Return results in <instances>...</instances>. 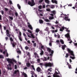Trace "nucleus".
<instances>
[{"label": "nucleus", "instance_id": "f257e3e1", "mask_svg": "<svg viewBox=\"0 0 77 77\" xmlns=\"http://www.w3.org/2000/svg\"><path fill=\"white\" fill-rule=\"evenodd\" d=\"M7 60L8 61V63H9L8 65L10 68L11 67V64H12V65H14V62H15V63H17L16 60L14 59H12L9 58H8ZM12 61H13V62H12Z\"/></svg>", "mask_w": 77, "mask_h": 77}, {"label": "nucleus", "instance_id": "f03ea898", "mask_svg": "<svg viewBox=\"0 0 77 77\" xmlns=\"http://www.w3.org/2000/svg\"><path fill=\"white\" fill-rule=\"evenodd\" d=\"M6 32L7 36L10 38V39L11 42V43H12V42L14 41V40H13L12 37H11V35L9 34V30L8 29H7L6 30Z\"/></svg>", "mask_w": 77, "mask_h": 77}, {"label": "nucleus", "instance_id": "7ed1b4c3", "mask_svg": "<svg viewBox=\"0 0 77 77\" xmlns=\"http://www.w3.org/2000/svg\"><path fill=\"white\" fill-rule=\"evenodd\" d=\"M47 51H48V53H51V54H50V56H53V54L54 53V51L53 50H51V49L49 48H47Z\"/></svg>", "mask_w": 77, "mask_h": 77}, {"label": "nucleus", "instance_id": "20e7f679", "mask_svg": "<svg viewBox=\"0 0 77 77\" xmlns=\"http://www.w3.org/2000/svg\"><path fill=\"white\" fill-rule=\"evenodd\" d=\"M28 4L29 5H30L31 6H34V5H35L34 0H32L31 2H30V1H28Z\"/></svg>", "mask_w": 77, "mask_h": 77}, {"label": "nucleus", "instance_id": "39448f33", "mask_svg": "<svg viewBox=\"0 0 77 77\" xmlns=\"http://www.w3.org/2000/svg\"><path fill=\"white\" fill-rule=\"evenodd\" d=\"M46 67H48L49 66V67H51L52 65H53V64L51 63H45L44 65Z\"/></svg>", "mask_w": 77, "mask_h": 77}, {"label": "nucleus", "instance_id": "423d86ee", "mask_svg": "<svg viewBox=\"0 0 77 77\" xmlns=\"http://www.w3.org/2000/svg\"><path fill=\"white\" fill-rule=\"evenodd\" d=\"M67 51L68 52V53L70 54L71 56H74V52L73 51L71 50V49L69 48H67Z\"/></svg>", "mask_w": 77, "mask_h": 77}, {"label": "nucleus", "instance_id": "0eeeda50", "mask_svg": "<svg viewBox=\"0 0 77 77\" xmlns=\"http://www.w3.org/2000/svg\"><path fill=\"white\" fill-rule=\"evenodd\" d=\"M55 23L57 24H58V25H55V26L57 28H60V27H59V26H61V24H60V23H59V22H58L57 20H56V22H55Z\"/></svg>", "mask_w": 77, "mask_h": 77}, {"label": "nucleus", "instance_id": "6e6552de", "mask_svg": "<svg viewBox=\"0 0 77 77\" xmlns=\"http://www.w3.org/2000/svg\"><path fill=\"white\" fill-rule=\"evenodd\" d=\"M65 37L66 38H67L68 39V41H70L71 39L70 38V35H69V33H67L65 35Z\"/></svg>", "mask_w": 77, "mask_h": 77}, {"label": "nucleus", "instance_id": "1a4fd4ad", "mask_svg": "<svg viewBox=\"0 0 77 77\" xmlns=\"http://www.w3.org/2000/svg\"><path fill=\"white\" fill-rule=\"evenodd\" d=\"M8 14L10 15H12L13 16L14 15V14H13V12L11 10H10L8 12Z\"/></svg>", "mask_w": 77, "mask_h": 77}, {"label": "nucleus", "instance_id": "9d476101", "mask_svg": "<svg viewBox=\"0 0 77 77\" xmlns=\"http://www.w3.org/2000/svg\"><path fill=\"white\" fill-rule=\"evenodd\" d=\"M66 29V27H65L63 26H62V28H61L60 29V32H63V30H64V29Z\"/></svg>", "mask_w": 77, "mask_h": 77}, {"label": "nucleus", "instance_id": "9b49d317", "mask_svg": "<svg viewBox=\"0 0 77 77\" xmlns=\"http://www.w3.org/2000/svg\"><path fill=\"white\" fill-rule=\"evenodd\" d=\"M36 70L37 72H41V68H40L39 67H37Z\"/></svg>", "mask_w": 77, "mask_h": 77}, {"label": "nucleus", "instance_id": "f8f14e48", "mask_svg": "<svg viewBox=\"0 0 77 77\" xmlns=\"http://www.w3.org/2000/svg\"><path fill=\"white\" fill-rule=\"evenodd\" d=\"M34 54L35 56V58H36V57H39L38 54L36 53V52L34 53Z\"/></svg>", "mask_w": 77, "mask_h": 77}, {"label": "nucleus", "instance_id": "ddd939ff", "mask_svg": "<svg viewBox=\"0 0 77 77\" xmlns=\"http://www.w3.org/2000/svg\"><path fill=\"white\" fill-rule=\"evenodd\" d=\"M26 66L27 67H30L31 66V64L29 62L28 63H26Z\"/></svg>", "mask_w": 77, "mask_h": 77}, {"label": "nucleus", "instance_id": "4468645a", "mask_svg": "<svg viewBox=\"0 0 77 77\" xmlns=\"http://www.w3.org/2000/svg\"><path fill=\"white\" fill-rule=\"evenodd\" d=\"M64 20H66V21H70V19H68V17H65Z\"/></svg>", "mask_w": 77, "mask_h": 77}, {"label": "nucleus", "instance_id": "2eb2a0df", "mask_svg": "<svg viewBox=\"0 0 77 77\" xmlns=\"http://www.w3.org/2000/svg\"><path fill=\"white\" fill-rule=\"evenodd\" d=\"M51 2L53 3H55L56 4H57V2L56 0H51Z\"/></svg>", "mask_w": 77, "mask_h": 77}, {"label": "nucleus", "instance_id": "dca6fc26", "mask_svg": "<svg viewBox=\"0 0 77 77\" xmlns=\"http://www.w3.org/2000/svg\"><path fill=\"white\" fill-rule=\"evenodd\" d=\"M19 72V70H15L14 72H13V75H15V74H17V72Z\"/></svg>", "mask_w": 77, "mask_h": 77}, {"label": "nucleus", "instance_id": "f3484780", "mask_svg": "<svg viewBox=\"0 0 77 77\" xmlns=\"http://www.w3.org/2000/svg\"><path fill=\"white\" fill-rule=\"evenodd\" d=\"M66 46L65 45H63L62 46V49L63 50H65V48L66 47Z\"/></svg>", "mask_w": 77, "mask_h": 77}, {"label": "nucleus", "instance_id": "a211bd4d", "mask_svg": "<svg viewBox=\"0 0 77 77\" xmlns=\"http://www.w3.org/2000/svg\"><path fill=\"white\" fill-rule=\"evenodd\" d=\"M28 27L30 28V29H31V30H33V28H32V25H29Z\"/></svg>", "mask_w": 77, "mask_h": 77}, {"label": "nucleus", "instance_id": "6ab92c4d", "mask_svg": "<svg viewBox=\"0 0 77 77\" xmlns=\"http://www.w3.org/2000/svg\"><path fill=\"white\" fill-rule=\"evenodd\" d=\"M11 43V44H12L13 47H15L16 45V43L14 42L12 43V42Z\"/></svg>", "mask_w": 77, "mask_h": 77}, {"label": "nucleus", "instance_id": "aec40b11", "mask_svg": "<svg viewBox=\"0 0 77 77\" xmlns=\"http://www.w3.org/2000/svg\"><path fill=\"white\" fill-rule=\"evenodd\" d=\"M53 77H60V76L59 75H57L55 74V73H54L53 75Z\"/></svg>", "mask_w": 77, "mask_h": 77}, {"label": "nucleus", "instance_id": "412c9836", "mask_svg": "<svg viewBox=\"0 0 77 77\" xmlns=\"http://www.w3.org/2000/svg\"><path fill=\"white\" fill-rule=\"evenodd\" d=\"M67 65L68 66V67L70 69L71 68V65L69 64V63H68V62H67Z\"/></svg>", "mask_w": 77, "mask_h": 77}, {"label": "nucleus", "instance_id": "4be33fe9", "mask_svg": "<svg viewBox=\"0 0 77 77\" xmlns=\"http://www.w3.org/2000/svg\"><path fill=\"white\" fill-rule=\"evenodd\" d=\"M39 23L40 24H42L43 23H44V21H43L42 20H39Z\"/></svg>", "mask_w": 77, "mask_h": 77}, {"label": "nucleus", "instance_id": "5701e85b", "mask_svg": "<svg viewBox=\"0 0 77 77\" xmlns=\"http://www.w3.org/2000/svg\"><path fill=\"white\" fill-rule=\"evenodd\" d=\"M45 1L47 4H50V1L49 0H45Z\"/></svg>", "mask_w": 77, "mask_h": 77}, {"label": "nucleus", "instance_id": "b1692460", "mask_svg": "<svg viewBox=\"0 0 77 77\" xmlns=\"http://www.w3.org/2000/svg\"><path fill=\"white\" fill-rule=\"evenodd\" d=\"M60 42L62 44H64V42L63 41V40L62 39H60Z\"/></svg>", "mask_w": 77, "mask_h": 77}, {"label": "nucleus", "instance_id": "393cba45", "mask_svg": "<svg viewBox=\"0 0 77 77\" xmlns=\"http://www.w3.org/2000/svg\"><path fill=\"white\" fill-rule=\"evenodd\" d=\"M26 34H27V35L28 37H29V38H32V37L31 36H30V34L29 33L27 32Z\"/></svg>", "mask_w": 77, "mask_h": 77}, {"label": "nucleus", "instance_id": "a878e982", "mask_svg": "<svg viewBox=\"0 0 77 77\" xmlns=\"http://www.w3.org/2000/svg\"><path fill=\"white\" fill-rule=\"evenodd\" d=\"M35 32L36 33H38L39 32V29L38 28H37L36 29Z\"/></svg>", "mask_w": 77, "mask_h": 77}, {"label": "nucleus", "instance_id": "bb28decb", "mask_svg": "<svg viewBox=\"0 0 77 77\" xmlns=\"http://www.w3.org/2000/svg\"><path fill=\"white\" fill-rule=\"evenodd\" d=\"M23 36H24L25 37V39L26 41H27V39L26 38V34H25V33H23Z\"/></svg>", "mask_w": 77, "mask_h": 77}, {"label": "nucleus", "instance_id": "cd10ccee", "mask_svg": "<svg viewBox=\"0 0 77 77\" xmlns=\"http://www.w3.org/2000/svg\"><path fill=\"white\" fill-rule=\"evenodd\" d=\"M44 20L45 21H46V22H50V20H49L48 19H45Z\"/></svg>", "mask_w": 77, "mask_h": 77}, {"label": "nucleus", "instance_id": "c85d7f7f", "mask_svg": "<svg viewBox=\"0 0 77 77\" xmlns=\"http://www.w3.org/2000/svg\"><path fill=\"white\" fill-rule=\"evenodd\" d=\"M54 18V17H49V19L50 20H53Z\"/></svg>", "mask_w": 77, "mask_h": 77}, {"label": "nucleus", "instance_id": "c756f323", "mask_svg": "<svg viewBox=\"0 0 77 77\" xmlns=\"http://www.w3.org/2000/svg\"><path fill=\"white\" fill-rule=\"evenodd\" d=\"M18 37L20 41H22V38H21V36H18Z\"/></svg>", "mask_w": 77, "mask_h": 77}, {"label": "nucleus", "instance_id": "7c9ffc66", "mask_svg": "<svg viewBox=\"0 0 77 77\" xmlns=\"http://www.w3.org/2000/svg\"><path fill=\"white\" fill-rule=\"evenodd\" d=\"M51 13H53V14L55 15V14H56V11H51Z\"/></svg>", "mask_w": 77, "mask_h": 77}, {"label": "nucleus", "instance_id": "2f4dec72", "mask_svg": "<svg viewBox=\"0 0 77 77\" xmlns=\"http://www.w3.org/2000/svg\"><path fill=\"white\" fill-rule=\"evenodd\" d=\"M30 35L32 38H35V36H34V35H33V34L32 33L31 34H30Z\"/></svg>", "mask_w": 77, "mask_h": 77}, {"label": "nucleus", "instance_id": "473e14b6", "mask_svg": "<svg viewBox=\"0 0 77 77\" xmlns=\"http://www.w3.org/2000/svg\"><path fill=\"white\" fill-rule=\"evenodd\" d=\"M17 7L19 9H21V6H20V5H19V4H18L17 5Z\"/></svg>", "mask_w": 77, "mask_h": 77}, {"label": "nucleus", "instance_id": "72a5a7b5", "mask_svg": "<svg viewBox=\"0 0 77 77\" xmlns=\"http://www.w3.org/2000/svg\"><path fill=\"white\" fill-rule=\"evenodd\" d=\"M31 67H32V69L34 70L35 71V67H34V66L33 65H31Z\"/></svg>", "mask_w": 77, "mask_h": 77}, {"label": "nucleus", "instance_id": "f704fd0d", "mask_svg": "<svg viewBox=\"0 0 77 77\" xmlns=\"http://www.w3.org/2000/svg\"><path fill=\"white\" fill-rule=\"evenodd\" d=\"M23 75H24V77H27V74H26L24 73L23 74Z\"/></svg>", "mask_w": 77, "mask_h": 77}, {"label": "nucleus", "instance_id": "c9c22d12", "mask_svg": "<svg viewBox=\"0 0 77 77\" xmlns=\"http://www.w3.org/2000/svg\"><path fill=\"white\" fill-rule=\"evenodd\" d=\"M68 56H69V54H66L65 56V57L66 58H67V57H68Z\"/></svg>", "mask_w": 77, "mask_h": 77}, {"label": "nucleus", "instance_id": "e433bc0d", "mask_svg": "<svg viewBox=\"0 0 77 77\" xmlns=\"http://www.w3.org/2000/svg\"><path fill=\"white\" fill-rule=\"evenodd\" d=\"M17 53H19V54H21V52L19 50V51H17Z\"/></svg>", "mask_w": 77, "mask_h": 77}, {"label": "nucleus", "instance_id": "4c0bfd02", "mask_svg": "<svg viewBox=\"0 0 77 77\" xmlns=\"http://www.w3.org/2000/svg\"><path fill=\"white\" fill-rule=\"evenodd\" d=\"M25 49L26 50H29V48L27 46H26L25 47Z\"/></svg>", "mask_w": 77, "mask_h": 77}, {"label": "nucleus", "instance_id": "58836bf2", "mask_svg": "<svg viewBox=\"0 0 77 77\" xmlns=\"http://www.w3.org/2000/svg\"><path fill=\"white\" fill-rule=\"evenodd\" d=\"M46 11L48 12H50V11H51V10L50 8H48L46 9Z\"/></svg>", "mask_w": 77, "mask_h": 77}, {"label": "nucleus", "instance_id": "ea45409f", "mask_svg": "<svg viewBox=\"0 0 77 77\" xmlns=\"http://www.w3.org/2000/svg\"><path fill=\"white\" fill-rule=\"evenodd\" d=\"M43 54H44V51H41V52L40 53V54L41 55H43Z\"/></svg>", "mask_w": 77, "mask_h": 77}, {"label": "nucleus", "instance_id": "a19ab883", "mask_svg": "<svg viewBox=\"0 0 77 77\" xmlns=\"http://www.w3.org/2000/svg\"><path fill=\"white\" fill-rule=\"evenodd\" d=\"M27 31L29 33H32V31L29 29H28Z\"/></svg>", "mask_w": 77, "mask_h": 77}, {"label": "nucleus", "instance_id": "79ce46f5", "mask_svg": "<svg viewBox=\"0 0 77 77\" xmlns=\"http://www.w3.org/2000/svg\"><path fill=\"white\" fill-rule=\"evenodd\" d=\"M51 41L49 43V46H52V44L51 43V42H52Z\"/></svg>", "mask_w": 77, "mask_h": 77}, {"label": "nucleus", "instance_id": "37998d69", "mask_svg": "<svg viewBox=\"0 0 77 77\" xmlns=\"http://www.w3.org/2000/svg\"><path fill=\"white\" fill-rule=\"evenodd\" d=\"M27 55L29 57H30V53H29V52H28L27 54Z\"/></svg>", "mask_w": 77, "mask_h": 77}, {"label": "nucleus", "instance_id": "c03bdc74", "mask_svg": "<svg viewBox=\"0 0 77 77\" xmlns=\"http://www.w3.org/2000/svg\"><path fill=\"white\" fill-rule=\"evenodd\" d=\"M14 69H17V65H14Z\"/></svg>", "mask_w": 77, "mask_h": 77}, {"label": "nucleus", "instance_id": "a18cd8bd", "mask_svg": "<svg viewBox=\"0 0 77 77\" xmlns=\"http://www.w3.org/2000/svg\"><path fill=\"white\" fill-rule=\"evenodd\" d=\"M15 14L16 17H17L18 15V13L17 12H16L15 13Z\"/></svg>", "mask_w": 77, "mask_h": 77}, {"label": "nucleus", "instance_id": "49530a36", "mask_svg": "<svg viewBox=\"0 0 77 77\" xmlns=\"http://www.w3.org/2000/svg\"><path fill=\"white\" fill-rule=\"evenodd\" d=\"M50 8L52 9H54V6L53 5H52L51 6Z\"/></svg>", "mask_w": 77, "mask_h": 77}, {"label": "nucleus", "instance_id": "de8ad7c7", "mask_svg": "<svg viewBox=\"0 0 77 77\" xmlns=\"http://www.w3.org/2000/svg\"><path fill=\"white\" fill-rule=\"evenodd\" d=\"M3 56L2 55H0V59H3Z\"/></svg>", "mask_w": 77, "mask_h": 77}, {"label": "nucleus", "instance_id": "09e8293b", "mask_svg": "<svg viewBox=\"0 0 77 77\" xmlns=\"http://www.w3.org/2000/svg\"><path fill=\"white\" fill-rule=\"evenodd\" d=\"M66 32H70V31L68 30V28H66Z\"/></svg>", "mask_w": 77, "mask_h": 77}, {"label": "nucleus", "instance_id": "8fccbe9b", "mask_svg": "<svg viewBox=\"0 0 77 77\" xmlns=\"http://www.w3.org/2000/svg\"><path fill=\"white\" fill-rule=\"evenodd\" d=\"M70 58H71L72 59H75V57H72L70 56Z\"/></svg>", "mask_w": 77, "mask_h": 77}, {"label": "nucleus", "instance_id": "3c124183", "mask_svg": "<svg viewBox=\"0 0 77 77\" xmlns=\"http://www.w3.org/2000/svg\"><path fill=\"white\" fill-rule=\"evenodd\" d=\"M46 8H49V7H50V5H46Z\"/></svg>", "mask_w": 77, "mask_h": 77}, {"label": "nucleus", "instance_id": "603ef678", "mask_svg": "<svg viewBox=\"0 0 77 77\" xmlns=\"http://www.w3.org/2000/svg\"><path fill=\"white\" fill-rule=\"evenodd\" d=\"M43 1H44V0H40L38 2L41 3H42Z\"/></svg>", "mask_w": 77, "mask_h": 77}, {"label": "nucleus", "instance_id": "864d4df0", "mask_svg": "<svg viewBox=\"0 0 77 77\" xmlns=\"http://www.w3.org/2000/svg\"><path fill=\"white\" fill-rule=\"evenodd\" d=\"M39 65L40 66H41V67H42V66H43V63H41L39 64Z\"/></svg>", "mask_w": 77, "mask_h": 77}, {"label": "nucleus", "instance_id": "5fc2aeb1", "mask_svg": "<svg viewBox=\"0 0 77 77\" xmlns=\"http://www.w3.org/2000/svg\"><path fill=\"white\" fill-rule=\"evenodd\" d=\"M38 8L40 9H42V6L41 5H39L38 6Z\"/></svg>", "mask_w": 77, "mask_h": 77}, {"label": "nucleus", "instance_id": "6e6d98bb", "mask_svg": "<svg viewBox=\"0 0 77 77\" xmlns=\"http://www.w3.org/2000/svg\"><path fill=\"white\" fill-rule=\"evenodd\" d=\"M58 71V72L59 73H58V72H57L56 71L55 73L56 74H60V72H59V71Z\"/></svg>", "mask_w": 77, "mask_h": 77}, {"label": "nucleus", "instance_id": "4d7b16f0", "mask_svg": "<svg viewBox=\"0 0 77 77\" xmlns=\"http://www.w3.org/2000/svg\"><path fill=\"white\" fill-rule=\"evenodd\" d=\"M1 13L2 15H4V11L3 10L1 11Z\"/></svg>", "mask_w": 77, "mask_h": 77}, {"label": "nucleus", "instance_id": "13d9d810", "mask_svg": "<svg viewBox=\"0 0 77 77\" xmlns=\"http://www.w3.org/2000/svg\"><path fill=\"white\" fill-rule=\"evenodd\" d=\"M9 17L10 18V19L11 20H13V17H11L10 16Z\"/></svg>", "mask_w": 77, "mask_h": 77}, {"label": "nucleus", "instance_id": "bf43d9fd", "mask_svg": "<svg viewBox=\"0 0 77 77\" xmlns=\"http://www.w3.org/2000/svg\"><path fill=\"white\" fill-rule=\"evenodd\" d=\"M0 29L2 30V25L0 24Z\"/></svg>", "mask_w": 77, "mask_h": 77}, {"label": "nucleus", "instance_id": "052dcab7", "mask_svg": "<svg viewBox=\"0 0 77 77\" xmlns=\"http://www.w3.org/2000/svg\"><path fill=\"white\" fill-rule=\"evenodd\" d=\"M5 39L6 41H8V39H9V38H8V37H6L5 38Z\"/></svg>", "mask_w": 77, "mask_h": 77}, {"label": "nucleus", "instance_id": "680f3d73", "mask_svg": "<svg viewBox=\"0 0 77 77\" xmlns=\"http://www.w3.org/2000/svg\"><path fill=\"white\" fill-rule=\"evenodd\" d=\"M31 74H32V75H33L34 74V72L31 71Z\"/></svg>", "mask_w": 77, "mask_h": 77}, {"label": "nucleus", "instance_id": "e2e57ef3", "mask_svg": "<svg viewBox=\"0 0 77 77\" xmlns=\"http://www.w3.org/2000/svg\"><path fill=\"white\" fill-rule=\"evenodd\" d=\"M5 11H8V8H5Z\"/></svg>", "mask_w": 77, "mask_h": 77}, {"label": "nucleus", "instance_id": "0e129e2a", "mask_svg": "<svg viewBox=\"0 0 77 77\" xmlns=\"http://www.w3.org/2000/svg\"><path fill=\"white\" fill-rule=\"evenodd\" d=\"M50 15H51V16H52V17H54V14H51Z\"/></svg>", "mask_w": 77, "mask_h": 77}, {"label": "nucleus", "instance_id": "69168bd1", "mask_svg": "<svg viewBox=\"0 0 77 77\" xmlns=\"http://www.w3.org/2000/svg\"><path fill=\"white\" fill-rule=\"evenodd\" d=\"M37 61L38 62H40V59H38L37 60Z\"/></svg>", "mask_w": 77, "mask_h": 77}, {"label": "nucleus", "instance_id": "338daca9", "mask_svg": "<svg viewBox=\"0 0 77 77\" xmlns=\"http://www.w3.org/2000/svg\"><path fill=\"white\" fill-rule=\"evenodd\" d=\"M33 46L35 47H36V43H35L33 44Z\"/></svg>", "mask_w": 77, "mask_h": 77}, {"label": "nucleus", "instance_id": "774afa93", "mask_svg": "<svg viewBox=\"0 0 77 77\" xmlns=\"http://www.w3.org/2000/svg\"><path fill=\"white\" fill-rule=\"evenodd\" d=\"M44 59H45L44 60H45V61H46V60H47V57H44Z\"/></svg>", "mask_w": 77, "mask_h": 77}]
</instances>
